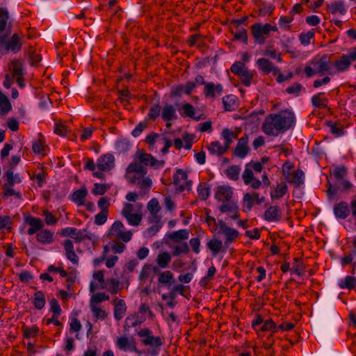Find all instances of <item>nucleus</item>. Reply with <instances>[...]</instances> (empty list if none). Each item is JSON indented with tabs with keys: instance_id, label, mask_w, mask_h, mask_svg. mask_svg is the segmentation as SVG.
Segmentation results:
<instances>
[{
	"instance_id": "c85d7f7f",
	"label": "nucleus",
	"mask_w": 356,
	"mask_h": 356,
	"mask_svg": "<svg viewBox=\"0 0 356 356\" xmlns=\"http://www.w3.org/2000/svg\"><path fill=\"white\" fill-rule=\"evenodd\" d=\"M37 241L43 245H49L54 241V233L49 229H42L36 235Z\"/></svg>"
},
{
	"instance_id": "72a5a7b5",
	"label": "nucleus",
	"mask_w": 356,
	"mask_h": 356,
	"mask_svg": "<svg viewBox=\"0 0 356 356\" xmlns=\"http://www.w3.org/2000/svg\"><path fill=\"white\" fill-rule=\"evenodd\" d=\"M4 178L6 182L4 184L13 186L15 184H19L22 182V177L18 173H14L13 170L8 169L4 174Z\"/></svg>"
},
{
	"instance_id": "1a4fd4ad",
	"label": "nucleus",
	"mask_w": 356,
	"mask_h": 356,
	"mask_svg": "<svg viewBox=\"0 0 356 356\" xmlns=\"http://www.w3.org/2000/svg\"><path fill=\"white\" fill-rule=\"evenodd\" d=\"M311 65L314 67V70L318 74H334V69L332 68V63L327 54H324L321 57L314 58L312 60Z\"/></svg>"
},
{
	"instance_id": "603ef678",
	"label": "nucleus",
	"mask_w": 356,
	"mask_h": 356,
	"mask_svg": "<svg viewBox=\"0 0 356 356\" xmlns=\"http://www.w3.org/2000/svg\"><path fill=\"white\" fill-rule=\"evenodd\" d=\"M327 125L330 128V132L336 137H339L344 134L343 128L340 124L329 121L327 122Z\"/></svg>"
},
{
	"instance_id": "69168bd1",
	"label": "nucleus",
	"mask_w": 356,
	"mask_h": 356,
	"mask_svg": "<svg viewBox=\"0 0 356 356\" xmlns=\"http://www.w3.org/2000/svg\"><path fill=\"white\" fill-rule=\"evenodd\" d=\"M189 252V247L186 243H183L173 248L172 255L178 256L181 254H187Z\"/></svg>"
},
{
	"instance_id": "a878e982",
	"label": "nucleus",
	"mask_w": 356,
	"mask_h": 356,
	"mask_svg": "<svg viewBox=\"0 0 356 356\" xmlns=\"http://www.w3.org/2000/svg\"><path fill=\"white\" fill-rule=\"evenodd\" d=\"M285 178L289 183L300 186L304 182L305 174L302 170H297L292 172H287Z\"/></svg>"
},
{
	"instance_id": "c9c22d12",
	"label": "nucleus",
	"mask_w": 356,
	"mask_h": 356,
	"mask_svg": "<svg viewBox=\"0 0 356 356\" xmlns=\"http://www.w3.org/2000/svg\"><path fill=\"white\" fill-rule=\"evenodd\" d=\"M288 192V186L285 183H279L276 187L270 192L272 200H277L282 197Z\"/></svg>"
},
{
	"instance_id": "5701e85b",
	"label": "nucleus",
	"mask_w": 356,
	"mask_h": 356,
	"mask_svg": "<svg viewBox=\"0 0 356 356\" xmlns=\"http://www.w3.org/2000/svg\"><path fill=\"white\" fill-rule=\"evenodd\" d=\"M136 160L144 166H156L157 164L161 165L159 161L156 160L151 154L138 151L136 154Z\"/></svg>"
},
{
	"instance_id": "7c9ffc66",
	"label": "nucleus",
	"mask_w": 356,
	"mask_h": 356,
	"mask_svg": "<svg viewBox=\"0 0 356 356\" xmlns=\"http://www.w3.org/2000/svg\"><path fill=\"white\" fill-rule=\"evenodd\" d=\"M175 108L171 104L165 105L161 110V118L165 122H170L177 119Z\"/></svg>"
},
{
	"instance_id": "79ce46f5",
	"label": "nucleus",
	"mask_w": 356,
	"mask_h": 356,
	"mask_svg": "<svg viewBox=\"0 0 356 356\" xmlns=\"http://www.w3.org/2000/svg\"><path fill=\"white\" fill-rule=\"evenodd\" d=\"M9 19V13L6 8H0V35H4L6 30L8 20Z\"/></svg>"
},
{
	"instance_id": "13d9d810",
	"label": "nucleus",
	"mask_w": 356,
	"mask_h": 356,
	"mask_svg": "<svg viewBox=\"0 0 356 356\" xmlns=\"http://www.w3.org/2000/svg\"><path fill=\"white\" fill-rule=\"evenodd\" d=\"M197 193L199 197L205 200L209 196V188L207 184L206 183H200L197 186Z\"/></svg>"
},
{
	"instance_id": "6e6d98bb",
	"label": "nucleus",
	"mask_w": 356,
	"mask_h": 356,
	"mask_svg": "<svg viewBox=\"0 0 356 356\" xmlns=\"http://www.w3.org/2000/svg\"><path fill=\"white\" fill-rule=\"evenodd\" d=\"M241 168L238 165H231L227 168L225 174L228 178L232 180H237L239 177Z\"/></svg>"
},
{
	"instance_id": "0e129e2a",
	"label": "nucleus",
	"mask_w": 356,
	"mask_h": 356,
	"mask_svg": "<svg viewBox=\"0 0 356 356\" xmlns=\"http://www.w3.org/2000/svg\"><path fill=\"white\" fill-rule=\"evenodd\" d=\"M347 169L343 165L334 168L332 170V175L339 180H342L346 176Z\"/></svg>"
},
{
	"instance_id": "8fccbe9b",
	"label": "nucleus",
	"mask_w": 356,
	"mask_h": 356,
	"mask_svg": "<svg viewBox=\"0 0 356 356\" xmlns=\"http://www.w3.org/2000/svg\"><path fill=\"white\" fill-rule=\"evenodd\" d=\"M189 232L186 229H180L173 232L170 234L169 238L174 241H181L188 238Z\"/></svg>"
},
{
	"instance_id": "20e7f679",
	"label": "nucleus",
	"mask_w": 356,
	"mask_h": 356,
	"mask_svg": "<svg viewBox=\"0 0 356 356\" xmlns=\"http://www.w3.org/2000/svg\"><path fill=\"white\" fill-rule=\"evenodd\" d=\"M355 61H356V49H351L347 54H343L332 64L334 74L348 70L351 63Z\"/></svg>"
},
{
	"instance_id": "338daca9",
	"label": "nucleus",
	"mask_w": 356,
	"mask_h": 356,
	"mask_svg": "<svg viewBox=\"0 0 356 356\" xmlns=\"http://www.w3.org/2000/svg\"><path fill=\"white\" fill-rule=\"evenodd\" d=\"M314 37V33L308 31L307 33H302L299 35V40L301 44L304 46H307L310 44V40Z\"/></svg>"
},
{
	"instance_id": "aec40b11",
	"label": "nucleus",
	"mask_w": 356,
	"mask_h": 356,
	"mask_svg": "<svg viewBox=\"0 0 356 356\" xmlns=\"http://www.w3.org/2000/svg\"><path fill=\"white\" fill-rule=\"evenodd\" d=\"M26 222L29 225L30 227L27 230V234L29 235H33L35 233L42 230L44 223L42 220L40 218L29 216L26 218Z\"/></svg>"
},
{
	"instance_id": "4c0bfd02",
	"label": "nucleus",
	"mask_w": 356,
	"mask_h": 356,
	"mask_svg": "<svg viewBox=\"0 0 356 356\" xmlns=\"http://www.w3.org/2000/svg\"><path fill=\"white\" fill-rule=\"evenodd\" d=\"M8 67L14 76L24 75V68L22 60L17 59L13 60L10 61Z\"/></svg>"
},
{
	"instance_id": "a19ab883",
	"label": "nucleus",
	"mask_w": 356,
	"mask_h": 356,
	"mask_svg": "<svg viewBox=\"0 0 356 356\" xmlns=\"http://www.w3.org/2000/svg\"><path fill=\"white\" fill-rule=\"evenodd\" d=\"M143 211V204L140 203H136L134 204L130 203H124L122 209V215L140 212Z\"/></svg>"
},
{
	"instance_id": "ea45409f",
	"label": "nucleus",
	"mask_w": 356,
	"mask_h": 356,
	"mask_svg": "<svg viewBox=\"0 0 356 356\" xmlns=\"http://www.w3.org/2000/svg\"><path fill=\"white\" fill-rule=\"evenodd\" d=\"M34 307L37 309H42L44 307L46 304L45 296L42 291H36L33 295L32 301Z\"/></svg>"
},
{
	"instance_id": "a211bd4d",
	"label": "nucleus",
	"mask_w": 356,
	"mask_h": 356,
	"mask_svg": "<svg viewBox=\"0 0 356 356\" xmlns=\"http://www.w3.org/2000/svg\"><path fill=\"white\" fill-rule=\"evenodd\" d=\"M222 92V86L220 83H207L205 84L204 92L207 97L215 98L216 96L221 95Z\"/></svg>"
},
{
	"instance_id": "423d86ee",
	"label": "nucleus",
	"mask_w": 356,
	"mask_h": 356,
	"mask_svg": "<svg viewBox=\"0 0 356 356\" xmlns=\"http://www.w3.org/2000/svg\"><path fill=\"white\" fill-rule=\"evenodd\" d=\"M115 166V157L112 154L108 153L102 155L97 161L98 170L93 172V176L103 179V172L109 171Z\"/></svg>"
},
{
	"instance_id": "2eb2a0df",
	"label": "nucleus",
	"mask_w": 356,
	"mask_h": 356,
	"mask_svg": "<svg viewBox=\"0 0 356 356\" xmlns=\"http://www.w3.org/2000/svg\"><path fill=\"white\" fill-rule=\"evenodd\" d=\"M264 201V197H259V193H245L243 196L244 210H250L254 204H259Z\"/></svg>"
},
{
	"instance_id": "58836bf2",
	"label": "nucleus",
	"mask_w": 356,
	"mask_h": 356,
	"mask_svg": "<svg viewBox=\"0 0 356 356\" xmlns=\"http://www.w3.org/2000/svg\"><path fill=\"white\" fill-rule=\"evenodd\" d=\"M209 153L212 155H222L225 154L228 148L225 145H222L220 142L214 141L212 142L207 147Z\"/></svg>"
},
{
	"instance_id": "2f4dec72",
	"label": "nucleus",
	"mask_w": 356,
	"mask_h": 356,
	"mask_svg": "<svg viewBox=\"0 0 356 356\" xmlns=\"http://www.w3.org/2000/svg\"><path fill=\"white\" fill-rule=\"evenodd\" d=\"M88 195V191L86 187H81L80 189L73 192L71 195V200L79 206L83 205L85 199Z\"/></svg>"
},
{
	"instance_id": "dca6fc26",
	"label": "nucleus",
	"mask_w": 356,
	"mask_h": 356,
	"mask_svg": "<svg viewBox=\"0 0 356 356\" xmlns=\"http://www.w3.org/2000/svg\"><path fill=\"white\" fill-rule=\"evenodd\" d=\"M159 273V269L157 266L152 264H145L140 273L139 279L141 281L149 280L151 282L154 278V275Z\"/></svg>"
},
{
	"instance_id": "f8f14e48",
	"label": "nucleus",
	"mask_w": 356,
	"mask_h": 356,
	"mask_svg": "<svg viewBox=\"0 0 356 356\" xmlns=\"http://www.w3.org/2000/svg\"><path fill=\"white\" fill-rule=\"evenodd\" d=\"M242 179L245 185H250L253 189H257L261 186V181L254 177L253 171L246 165L242 174Z\"/></svg>"
},
{
	"instance_id": "39448f33",
	"label": "nucleus",
	"mask_w": 356,
	"mask_h": 356,
	"mask_svg": "<svg viewBox=\"0 0 356 356\" xmlns=\"http://www.w3.org/2000/svg\"><path fill=\"white\" fill-rule=\"evenodd\" d=\"M132 235V232L127 230L123 223L120 221L115 222L109 229L108 234L111 238L122 241L124 243L131 241Z\"/></svg>"
},
{
	"instance_id": "5fc2aeb1",
	"label": "nucleus",
	"mask_w": 356,
	"mask_h": 356,
	"mask_svg": "<svg viewBox=\"0 0 356 356\" xmlns=\"http://www.w3.org/2000/svg\"><path fill=\"white\" fill-rule=\"evenodd\" d=\"M356 285V278L352 276H346L343 280L339 282L341 289H353Z\"/></svg>"
},
{
	"instance_id": "bf43d9fd",
	"label": "nucleus",
	"mask_w": 356,
	"mask_h": 356,
	"mask_svg": "<svg viewBox=\"0 0 356 356\" xmlns=\"http://www.w3.org/2000/svg\"><path fill=\"white\" fill-rule=\"evenodd\" d=\"M109 296L105 293H97L92 296L90 305H97V304L109 300Z\"/></svg>"
},
{
	"instance_id": "09e8293b",
	"label": "nucleus",
	"mask_w": 356,
	"mask_h": 356,
	"mask_svg": "<svg viewBox=\"0 0 356 356\" xmlns=\"http://www.w3.org/2000/svg\"><path fill=\"white\" fill-rule=\"evenodd\" d=\"M144 319H140L138 314H134L129 315L126 318L125 327H134L140 325Z\"/></svg>"
},
{
	"instance_id": "6ab92c4d",
	"label": "nucleus",
	"mask_w": 356,
	"mask_h": 356,
	"mask_svg": "<svg viewBox=\"0 0 356 356\" xmlns=\"http://www.w3.org/2000/svg\"><path fill=\"white\" fill-rule=\"evenodd\" d=\"M256 64L258 66L259 70L266 74H270V72L276 74L280 71L277 67L274 66L270 60L264 58H259L257 60Z\"/></svg>"
},
{
	"instance_id": "4468645a",
	"label": "nucleus",
	"mask_w": 356,
	"mask_h": 356,
	"mask_svg": "<svg viewBox=\"0 0 356 356\" xmlns=\"http://www.w3.org/2000/svg\"><path fill=\"white\" fill-rule=\"evenodd\" d=\"M250 152L248 138L247 136L241 137L235 147L234 155L240 159L245 158Z\"/></svg>"
},
{
	"instance_id": "774afa93",
	"label": "nucleus",
	"mask_w": 356,
	"mask_h": 356,
	"mask_svg": "<svg viewBox=\"0 0 356 356\" xmlns=\"http://www.w3.org/2000/svg\"><path fill=\"white\" fill-rule=\"evenodd\" d=\"M255 75V72L252 70H249L246 72V73L241 77V83L245 86L249 87L252 83V80Z\"/></svg>"
},
{
	"instance_id": "bb28decb",
	"label": "nucleus",
	"mask_w": 356,
	"mask_h": 356,
	"mask_svg": "<svg viewBox=\"0 0 356 356\" xmlns=\"http://www.w3.org/2000/svg\"><path fill=\"white\" fill-rule=\"evenodd\" d=\"M281 217V209L277 206H271L264 212V219L269 222H277Z\"/></svg>"
},
{
	"instance_id": "9b49d317",
	"label": "nucleus",
	"mask_w": 356,
	"mask_h": 356,
	"mask_svg": "<svg viewBox=\"0 0 356 356\" xmlns=\"http://www.w3.org/2000/svg\"><path fill=\"white\" fill-rule=\"evenodd\" d=\"M115 346L120 350L124 352H135L138 354L140 350L137 348L136 342L132 337H128L126 335L120 336L116 338Z\"/></svg>"
},
{
	"instance_id": "a18cd8bd",
	"label": "nucleus",
	"mask_w": 356,
	"mask_h": 356,
	"mask_svg": "<svg viewBox=\"0 0 356 356\" xmlns=\"http://www.w3.org/2000/svg\"><path fill=\"white\" fill-rule=\"evenodd\" d=\"M127 220L129 225L138 226L142 220V211L122 215Z\"/></svg>"
},
{
	"instance_id": "cd10ccee",
	"label": "nucleus",
	"mask_w": 356,
	"mask_h": 356,
	"mask_svg": "<svg viewBox=\"0 0 356 356\" xmlns=\"http://www.w3.org/2000/svg\"><path fill=\"white\" fill-rule=\"evenodd\" d=\"M327 9L333 15L340 14L344 15L347 12L344 1L341 0L334 1L327 4Z\"/></svg>"
},
{
	"instance_id": "680f3d73",
	"label": "nucleus",
	"mask_w": 356,
	"mask_h": 356,
	"mask_svg": "<svg viewBox=\"0 0 356 356\" xmlns=\"http://www.w3.org/2000/svg\"><path fill=\"white\" fill-rule=\"evenodd\" d=\"M90 307L96 320H104L106 318L107 315L104 309L94 305H90Z\"/></svg>"
},
{
	"instance_id": "f257e3e1",
	"label": "nucleus",
	"mask_w": 356,
	"mask_h": 356,
	"mask_svg": "<svg viewBox=\"0 0 356 356\" xmlns=\"http://www.w3.org/2000/svg\"><path fill=\"white\" fill-rule=\"evenodd\" d=\"M294 114L288 111H282L277 114H270L266 117L262 129L269 136H278L280 133L285 132L295 124Z\"/></svg>"
},
{
	"instance_id": "49530a36",
	"label": "nucleus",
	"mask_w": 356,
	"mask_h": 356,
	"mask_svg": "<svg viewBox=\"0 0 356 356\" xmlns=\"http://www.w3.org/2000/svg\"><path fill=\"white\" fill-rule=\"evenodd\" d=\"M323 93H318L314 95L312 99V104L315 107L327 108V99L323 97Z\"/></svg>"
},
{
	"instance_id": "864d4df0",
	"label": "nucleus",
	"mask_w": 356,
	"mask_h": 356,
	"mask_svg": "<svg viewBox=\"0 0 356 356\" xmlns=\"http://www.w3.org/2000/svg\"><path fill=\"white\" fill-rule=\"evenodd\" d=\"M173 277V274L170 270L159 272L158 282L162 284H170Z\"/></svg>"
},
{
	"instance_id": "6e6552de",
	"label": "nucleus",
	"mask_w": 356,
	"mask_h": 356,
	"mask_svg": "<svg viewBox=\"0 0 356 356\" xmlns=\"http://www.w3.org/2000/svg\"><path fill=\"white\" fill-rule=\"evenodd\" d=\"M173 183L178 192L190 191L193 184V181L188 179L187 173L182 169L177 170L176 173L173 176Z\"/></svg>"
},
{
	"instance_id": "4d7b16f0",
	"label": "nucleus",
	"mask_w": 356,
	"mask_h": 356,
	"mask_svg": "<svg viewBox=\"0 0 356 356\" xmlns=\"http://www.w3.org/2000/svg\"><path fill=\"white\" fill-rule=\"evenodd\" d=\"M293 261L294 264L291 268V273L298 276H302L305 271L302 261L298 258H294Z\"/></svg>"
},
{
	"instance_id": "ddd939ff",
	"label": "nucleus",
	"mask_w": 356,
	"mask_h": 356,
	"mask_svg": "<svg viewBox=\"0 0 356 356\" xmlns=\"http://www.w3.org/2000/svg\"><path fill=\"white\" fill-rule=\"evenodd\" d=\"M219 209L221 213H227L229 217L233 220H236L239 218L238 207L234 202L223 203L219 207Z\"/></svg>"
},
{
	"instance_id": "b1692460",
	"label": "nucleus",
	"mask_w": 356,
	"mask_h": 356,
	"mask_svg": "<svg viewBox=\"0 0 356 356\" xmlns=\"http://www.w3.org/2000/svg\"><path fill=\"white\" fill-rule=\"evenodd\" d=\"M147 209L152 215V217L149 219V222H159L161 220V218L158 216V213L160 211L161 207L158 200L155 198L152 199L147 204Z\"/></svg>"
},
{
	"instance_id": "f3484780",
	"label": "nucleus",
	"mask_w": 356,
	"mask_h": 356,
	"mask_svg": "<svg viewBox=\"0 0 356 356\" xmlns=\"http://www.w3.org/2000/svg\"><path fill=\"white\" fill-rule=\"evenodd\" d=\"M85 230H79L75 227H65L62 229L61 234L65 236H70L73 238L76 242H81L83 241L86 235Z\"/></svg>"
},
{
	"instance_id": "473e14b6",
	"label": "nucleus",
	"mask_w": 356,
	"mask_h": 356,
	"mask_svg": "<svg viewBox=\"0 0 356 356\" xmlns=\"http://www.w3.org/2000/svg\"><path fill=\"white\" fill-rule=\"evenodd\" d=\"M127 172H135L136 174L134 176H143L147 174V169L143 164L136 160L128 165L127 168Z\"/></svg>"
},
{
	"instance_id": "37998d69",
	"label": "nucleus",
	"mask_w": 356,
	"mask_h": 356,
	"mask_svg": "<svg viewBox=\"0 0 356 356\" xmlns=\"http://www.w3.org/2000/svg\"><path fill=\"white\" fill-rule=\"evenodd\" d=\"M225 111H232L237 108L236 98L234 95H227L222 98Z\"/></svg>"
},
{
	"instance_id": "0eeeda50",
	"label": "nucleus",
	"mask_w": 356,
	"mask_h": 356,
	"mask_svg": "<svg viewBox=\"0 0 356 356\" xmlns=\"http://www.w3.org/2000/svg\"><path fill=\"white\" fill-rule=\"evenodd\" d=\"M252 35L255 40V42L262 44L265 42V35H268L271 31H276L277 30L276 26H272L270 24H254L251 26Z\"/></svg>"
},
{
	"instance_id": "e2e57ef3",
	"label": "nucleus",
	"mask_w": 356,
	"mask_h": 356,
	"mask_svg": "<svg viewBox=\"0 0 356 356\" xmlns=\"http://www.w3.org/2000/svg\"><path fill=\"white\" fill-rule=\"evenodd\" d=\"M11 225L12 221L9 216H0V231L10 230Z\"/></svg>"
},
{
	"instance_id": "f03ea898",
	"label": "nucleus",
	"mask_w": 356,
	"mask_h": 356,
	"mask_svg": "<svg viewBox=\"0 0 356 356\" xmlns=\"http://www.w3.org/2000/svg\"><path fill=\"white\" fill-rule=\"evenodd\" d=\"M23 34L14 33L11 37L7 38L6 35H0V49L4 53L12 52L17 54L22 47Z\"/></svg>"
},
{
	"instance_id": "f704fd0d",
	"label": "nucleus",
	"mask_w": 356,
	"mask_h": 356,
	"mask_svg": "<svg viewBox=\"0 0 356 356\" xmlns=\"http://www.w3.org/2000/svg\"><path fill=\"white\" fill-rule=\"evenodd\" d=\"M131 183L137 184L141 188H149L152 185V180L149 177L143 176H132L130 177Z\"/></svg>"
},
{
	"instance_id": "c03bdc74",
	"label": "nucleus",
	"mask_w": 356,
	"mask_h": 356,
	"mask_svg": "<svg viewBox=\"0 0 356 356\" xmlns=\"http://www.w3.org/2000/svg\"><path fill=\"white\" fill-rule=\"evenodd\" d=\"M12 108L10 102L8 97L3 94L0 90V113L1 114H6L8 113Z\"/></svg>"
},
{
	"instance_id": "412c9836",
	"label": "nucleus",
	"mask_w": 356,
	"mask_h": 356,
	"mask_svg": "<svg viewBox=\"0 0 356 356\" xmlns=\"http://www.w3.org/2000/svg\"><path fill=\"white\" fill-rule=\"evenodd\" d=\"M232 196V188L229 186H219L217 188L215 193V197L218 200L226 202H230L229 200Z\"/></svg>"
},
{
	"instance_id": "4be33fe9",
	"label": "nucleus",
	"mask_w": 356,
	"mask_h": 356,
	"mask_svg": "<svg viewBox=\"0 0 356 356\" xmlns=\"http://www.w3.org/2000/svg\"><path fill=\"white\" fill-rule=\"evenodd\" d=\"M114 307V318L117 321L121 320L126 314L127 307L125 302L122 299L115 298L113 300Z\"/></svg>"
},
{
	"instance_id": "3c124183",
	"label": "nucleus",
	"mask_w": 356,
	"mask_h": 356,
	"mask_svg": "<svg viewBox=\"0 0 356 356\" xmlns=\"http://www.w3.org/2000/svg\"><path fill=\"white\" fill-rule=\"evenodd\" d=\"M207 247L216 255L222 249V242L217 238H213L207 243Z\"/></svg>"
},
{
	"instance_id": "e433bc0d",
	"label": "nucleus",
	"mask_w": 356,
	"mask_h": 356,
	"mask_svg": "<svg viewBox=\"0 0 356 356\" xmlns=\"http://www.w3.org/2000/svg\"><path fill=\"white\" fill-rule=\"evenodd\" d=\"M172 257L171 254L165 251H163L159 252L156 259V263L158 265V268H165L168 266L171 261Z\"/></svg>"
},
{
	"instance_id": "c756f323",
	"label": "nucleus",
	"mask_w": 356,
	"mask_h": 356,
	"mask_svg": "<svg viewBox=\"0 0 356 356\" xmlns=\"http://www.w3.org/2000/svg\"><path fill=\"white\" fill-rule=\"evenodd\" d=\"M333 211L336 218L341 219L346 218L350 213L349 207L345 202L337 204L334 207Z\"/></svg>"
},
{
	"instance_id": "9d476101",
	"label": "nucleus",
	"mask_w": 356,
	"mask_h": 356,
	"mask_svg": "<svg viewBox=\"0 0 356 356\" xmlns=\"http://www.w3.org/2000/svg\"><path fill=\"white\" fill-rule=\"evenodd\" d=\"M217 229L218 234L224 235L225 244L227 246L232 243L239 236V232L238 230L227 226L226 223L222 220H218Z\"/></svg>"
},
{
	"instance_id": "de8ad7c7",
	"label": "nucleus",
	"mask_w": 356,
	"mask_h": 356,
	"mask_svg": "<svg viewBox=\"0 0 356 356\" xmlns=\"http://www.w3.org/2000/svg\"><path fill=\"white\" fill-rule=\"evenodd\" d=\"M222 138L225 140V146L229 149L232 144L233 139L236 138V135L234 132L227 128L223 129L221 133Z\"/></svg>"
},
{
	"instance_id": "393cba45",
	"label": "nucleus",
	"mask_w": 356,
	"mask_h": 356,
	"mask_svg": "<svg viewBox=\"0 0 356 356\" xmlns=\"http://www.w3.org/2000/svg\"><path fill=\"white\" fill-rule=\"evenodd\" d=\"M182 112L181 113V116L188 117L198 121L202 119V114H197L195 108L189 103L184 104L181 106Z\"/></svg>"
},
{
	"instance_id": "052dcab7",
	"label": "nucleus",
	"mask_w": 356,
	"mask_h": 356,
	"mask_svg": "<svg viewBox=\"0 0 356 356\" xmlns=\"http://www.w3.org/2000/svg\"><path fill=\"white\" fill-rule=\"evenodd\" d=\"M106 284L108 286H106V289H108L112 294H117L118 293L120 290V282L118 280L114 278L108 279Z\"/></svg>"
},
{
	"instance_id": "7ed1b4c3",
	"label": "nucleus",
	"mask_w": 356,
	"mask_h": 356,
	"mask_svg": "<svg viewBox=\"0 0 356 356\" xmlns=\"http://www.w3.org/2000/svg\"><path fill=\"white\" fill-rule=\"evenodd\" d=\"M137 335L139 337L142 344L151 348L152 349V355L156 356L163 344L161 338L159 336L153 335L152 331L149 328L140 330L138 331Z\"/></svg>"
}]
</instances>
